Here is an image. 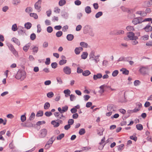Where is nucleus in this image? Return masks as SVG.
<instances>
[{
	"instance_id": "17",
	"label": "nucleus",
	"mask_w": 152,
	"mask_h": 152,
	"mask_svg": "<svg viewBox=\"0 0 152 152\" xmlns=\"http://www.w3.org/2000/svg\"><path fill=\"white\" fill-rule=\"evenodd\" d=\"M51 124L53 125V126L55 127H58L60 125L59 123L56 122L55 121H52L51 122Z\"/></svg>"
},
{
	"instance_id": "48",
	"label": "nucleus",
	"mask_w": 152,
	"mask_h": 152,
	"mask_svg": "<svg viewBox=\"0 0 152 152\" xmlns=\"http://www.w3.org/2000/svg\"><path fill=\"white\" fill-rule=\"evenodd\" d=\"M47 32L49 33H51L53 31V29L51 26H48L47 29Z\"/></svg>"
},
{
	"instance_id": "35",
	"label": "nucleus",
	"mask_w": 152,
	"mask_h": 152,
	"mask_svg": "<svg viewBox=\"0 0 152 152\" xmlns=\"http://www.w3.org/2000/svg\"><path fill=\"white\" fill-rule=\"evenodd\" d=\"M62 16L65 18H67L68 16V13L65 12H62Z\"/></svg>"
},
{
	"instance_id": "34",
	"label": "nucleus",
	"mask_w": 152,
	"mask_h": 152,
	"mask_svg": "<svg viewBox=\"0 0 152 152\" xmlns=\"http://www.w3.org/2000/svg\"><path fill=\"white\" fill-rule=\"evenodd\" d=\"M67 62L66 60L62 59L59 62V64L60 65H62L65 64Z\"/></svg>"
},
{
	"instance_id": "42",
	"label": "nucleus",
	"mask_w": 152,
	"mask_h": 152,
	"mask_svg": "<svg viewBox=\"0 0 152 152\" xmlns=\"http://www.w3.org/2000/svg\"><path fill=\"white\" fill-rule=\"evenodd\" d=\"M20 2V0H13L12 1V3L14 5H16L18 4Z\"/></svg>"
},
{
	"instance_id": "54",
	"label": "nucleus",
	"mask_w": 152,
	"mask_h": 152,
	"mask_svg": "<svg viewBox=\"0 0 152 152\" xmlns=\"http://www.w3.org/2000/svg\"><path fill=\"white\" fill-rule=\"evenodd\" d=\"M45 115L47 117H49L52 115V113L51 112H46L45 113Z\"/></svg>"
},
{
	"instance_id": "11",
	"label": "nucleus",
	"mask_w": 152,
	"mask_h": 152,
	"mask_svg": "<svg viewBox=\"0 0 152 152\" xmlns=\"http://www.w3.org/2000/svg\"><path fill=\"white\" fill-rule=\"evenodd\" d=\"M47 134V130L45 129H43L41 131L40 137H44L46 136Z\"/></svg>"
},
{
	"instance_id": "7",
	"label": "nucleus",
	"mask_w": 152,
	"mask_h": 152,
	"mask_svg": "<svg viewBox=\"0 0 152 152\" xmlns=\"http://www.w3.org/2000/svg\"><path fill=\"white\" fill-rule=\"evenodd\" d=\"M68 107L67 105L63 107L62 108L60 107H58V110L60 113H63L67 111Z\"/></svg>"
},
{
	"instance_id": "3",
	"label": "nucleus",
	"mask_w": 152,
	"mask_h": 152,
	"mask_svg": "<svg viewBox=\"0 0 152 152\" xmlns=\"http://www.w3.org/2000/svg\"><path fill=\"white\" fill-rule=\"evenodd\" d=\"M55 138L54 136H53L50 138L46 144L45 147L46 149L49 148L51 145L53 141L55 140Z\"/></svg>"
},
{
	"instance_id": "8",
	"label": "nucleus",
	"mask_w": 152,
	"mask_h": 152,
	"mask_svg": "<svg viewBox=\"0 0 152 152\" xmlns=\"http://www.w3.org/2000/svg\"><path fill=\"white\" fill-rule=\"evenodd\" d=\"M64 72L66 75H69L71 73V69L68 66H65L63 69Z\"/></svg>"
},
{
	"instance_id": "14",
	"label": "nucleus",
	"mask_w": 152,
	"mask_h": 152,
	"mask_svg": "<svg viewBox=\"0 0 152 152\" xmlns=\"http://www.w3.org/2000/svg\"><path fill=\"white\" fill-rule=\"evenodd\" d=\"M91 27L88 26L86 25L85 26L84 28V33L85 34H86L88 33L89 29Z\"/></svg>"
},
{
	"instance_id": "12",
	"label": "nucleus",
	"mask_w": 152,
	"mask_h": 152,
	"mask_svg": "<svg viewBox=\"0 0 152 152\" xmlns=\"http://www.w3.org/2000/svg\"><path fill=\"white\" fill-rule=\"evenodd\" d=\"M83 50L82 47H79L76 48L75 50V53L77 54H79Z\"/></svg>"
},
{
	"instance_id": "30",
	"label": "nucleus",
	"mask_w": 152,
	"mask_h": 152,
	"mask_svg": "<svg viewBox=\"0 0 152 152\" xmlns=\"http://www.w3.org/2000/svg\"><path fill=\"white\" fill-rule=\"evenodd\" d=\"M30 16L31 17H33L35 19H37L38 18V16L37 14L35 13H31L30 14Z\"/></svg>"
},
{
	"instance_id": "25",
	"label": "nucleus",
	"mask_w": 152,
	"mask_h": 152,
	"mask_svg": "<svg viewBox=\"0 0 152 152\" xmlns=\"http://www.w3.org/2000/svg\"><path fill=\"white\" fill-rule=\"evenodd\" d=\"M24 26L25 28H26L27 29H29L31 26V24L29 22L26 23Z\"/></svg>"
},
{
	"instance_id": "51",
	"label": "nucleus",
	"mask_w": 152,
	"mask_h": 152,
	"mask_svg": "<svg viewBox=\"0 0 152 152\" xmlns=\"http://www.w3.org/2000/svg\"><path fill=\"white\" fill-rule=\"evenodd\" d=\"M51 66L52 68L55 69L57 66V64L56 62L52 63L51 64Z\"/></svg>"
},
{
	"instance_id": "31",
	"label": "nucleus",
	"mask_w": 152,
	"mask_h": 152,
	"mask_svg": "<svg viewBox=\"0 0 152 152\" xmlns=\"http://www.w3.org/2000/svg\"><path fill=\"white\" fill-rule=\"evenodd\" d=\"M66 3V1L65 0H60L58 3L59 6H62L64 5Z\"/></svg>"
},
{
	"instance_id": "57",
	"label": "nucleus",
	"mask_w": 152,
	"mask_h": 152,
	"mask_svg": "<svg viewBox=\"0 0 152 152\" xmlns=\"http://www.w3.org/2000/svg\"><path fill=\"white\" fill-rule=\"evenodd\" d=\"M81 3V1L79 0H77L75 1V4L76 5H80Z\"/></svg>"
},
{
	"instance_id": "43",
	"label": "nucleus",
	"mask_w": 152,
	"mask_h": 152,
	"mask_svg": "<svg viewBox=\"0 0 152 152\" xmlns=\"http://www.w3.org/2000/svg\"><path fill=\"white\" fill-rule=\"evenodd\" d=\"M103 13L102 12H99L95 15V17L96 18H98L102 15Z\"/></svg>"
},
{
	"instance_id": "15",
	"label": "nucleus",
	"mask_w": 152,
	"mask_h": 152,
	"mask_svg": "<svg viewBox=\"0 0 152 152\" xmlns=\"http://www.w3.org/2000/svg\"><path fill=\"white\" fill-rule=\"evenodd\" d=\"M120 71L122 72V73L125 75H128L129 74V70H127L125 68H122L120 70Z\"/></svg>"
},
{
	"instance_id": "62",
	"label": "nucleus",
	"mask_w": 152,
	"mask_h": 152,
	"mask_svg": "<svg viewBox=\"0 0 152 152\" xmlns=\"http://www.w3.org/2000/svg\"><path fill=\"white\" fill-rule=\"evenodd\" d=\"M26 127H30L33 126V124L29 122H27L26 123Z\"/></svg>"
},
{
	"instance_id": "44",
	"label": "nucleus",
	"mask_w": 152,
	"mask_h": 152,
	"mask_svg": "<svg viewBox=\"0 0 152 152\" xmlns=\"http://www.w3.org/2000/svg\"><path fill=\"white\" fill-rule=\"evenodd\" d=\"M63 34V33L61 31H58L56 34V35L57 37H60Z\"/></svg>"
},
{
	"instance_id": "55",
	"label": "nucleus",
	"mask_w": 152,
	"mask_h": 152,
	"mask_svg": "<svg viewBox=\"0 0 152 152\" xmlns=\"http://www.w3.org/2000/svg\"><path fill=\"white\" fill-rule=\"evenodd\" d=\"M74 121L73 119H69V120L68 123V124H69L70 126L73 124Z\"/></svg>"
},
{
	"instance_id": "58",
	"label": "nucleus",
	"mask_w": 152,
	"mask_h": 152,
	"mask_svg": "<svg viewBox=\"0 0 152 152\" xmlns=\"http://www.w3.org/2000/svg\"><path fill=\"white\" fill-rule=\"evenodd\" d=\"M81 26L80 25H79L76 27V30L77 31H79L81 29Z\"/></svg>"
},
{
	"instance_id": "32",
	"label": "nucleus",
	"mask_w": 152,
	"mask_h": 152,
	"mask_svg": "<svg viewBox=\"0 0 152 152\" xmlns=\"http://www.w3.org/2000/svg\"><path fill=\"white\" fill-rule=\"evenodd\" d=\"M80 45L82 47L86 48L88 47V44L84 42H81L80 43Z\"/></svg>"
},
{
	"instance_id": "27",
	"label": "nucleus",
	"mask_w": 152,
	"mask_h": 152,
	"mask_svg": "<svg viewBox=\"0 0 152 152\" xmlns=\"http://www.w3.org/2000/svg\"><path fill=\"white\" fill-rule=\"evenodd\" d=\"M64 136V134L63 133H61L57 137V140H61Z\"/></svg>"
},
{
	"instance_id": "19",
	"label": "nucleus",
	"mask_w": 152,
	"mask_h": 152,
	"mask_svg": "<svg viewBox=\"0 0 152 152\" xmlns=\"http://www.w3.org/2000/svg\"><path fill=\"white\" fill-rule=\"evenodd\" d=\"M67 39L69 41H72L74 38V36L72 34H69L66 36Z\"/></svg>"
},
{
	"instance_id": "23",
	"label": "nucleus",
	"mask_w": 152,
	"mask_h": 152,
	"mask_svg": "<svg viewBox=\"0 0 152 152\" xmlns=\"http://www.w3.org/2000/svg\"><path fill=\"white\" fill-rule=\"evenodd\" d=\"M88 55V53L86 52H83L81 55V58L83 59H86Z\"/></svg>"
},
{
	"instance_id": "29",
	"label": "nucleus",
	"mask_w": 152,
	"mask_h": 152,
	"mask_svg": "<svg viewBox=\"0 0 152 152\" xmlns=\"http://www.w3.org/2000/svg\"><path fill=\"white\" fill-rule=\"evenodd\" d=\"M136 127L137 129L139 130H141L143 129L142 126L140 124H137L136 125Z\"/></svg>"
},
{
	"instance_id": "20",
	"label": "nucleus",
	"mask_w": 152,
	"mask_h": 152,
	"mask_svg": "<svg viewBox=\"0 0 152 152\" xmlns=\"http://www.w3.org/2000/svg\"><path fill=\"white\" fill-rule=\"evenodd\" d=\"M85 11L86 13L89 14L91 12V8L89 6H87L85 8Z\"/></svg>"
},
{
	"instance_id": "49",
	"label": "nucleus",
	"mask_w": 152,
	"mask_h": 152,
	"mask_svg": "<svg viewBox=\"0 0 152 152\" xmlns=\"http://www.w3.org/2000/svg\"><path fill=\"white\" fill-rule=\"evenodd\" d=\"M71 101H73L76 98L75 96L73 94H71L69 95Z\"/></svg>"
},
{
	"instance_id": "26",
	"label": "nucleus",
	"mask_w": 152,
	"mask_h": 152,
	"mask_svg": "<svg viewBox=\"0 0 152 152\" xmlns=\"http://www.w3.org/2000/svg\"><path fill=\"white\" fill-rule=\"evenodd\" d=\"M126 29L127 30L129 31H133L134 30L133 27L130 26H128L126 27Z\"/></svg>"
},
{
	"instance_id": "47",
	"label": "nucleus",
	"mask_w": 152,
	"mask_h": 152,
	"mask_svg": "<svg viewBox=\"0 0 152 152\" xmlns=\"http://www.w3.org/2000/svg\"><path fill=\"white\" fill-rule=\"evenodd\" d=\"M60 9L58 7H56L54 8V12L56 13H59L60 12Z\"/></svg>"
},
{
	"instance_id": "6",
	"label": "nucleus",
	"mask_w": 152,
	"mask_h": 152,
	"mask_svg": "<svg viewBox=\"0 0 152 152\" xmlns=\"http://www.w3.org/2000/svg\"><path fill=\"white\" fill-rule=\"evenodd\" d=\"M127 35L128 37L130 40H133L138 39V37L137 36H134V33L132 32L127 33Z\"/></svg>"
},
{
	"instance_id": "28",
	"label": "nucleus",
	"mask_w": 152,
	"mask_h": 152,
	"mask_svg": "<svg viewBox=\"0 0 152 152\" xmlns=\"http://www.w3.org/2000/svg\"><path fill=\"white\" fill-rule=\"evenodd\" d=\"M33 9L31 7H27L25 10V12L27 13H29L32 12Z\"/></svg>"
},
{
	"instance_id": "46",
	"label": "nucleus",
	"mask_w": 152,
	"mask_h": 152,
	"mask_svg": "<svg viewBox=\"0 0 152 152\" xmlns=\"http://www.w3.org/2000/svg\"><path fill=\"white\" fill-rule=\"evenodd\" d=\"M12 29L13 31H15L17 30V26L16 24H15L12 25Z\"/></svg>"
},
{
	"instance_id": "5",
	"label": "nucleus",
	"mask_w": 152,
	"mask_h": 152,
	"mask_svg": "<svg viewBox=\"0 0 152 152\" xmlns=\"http://www.w3.org/2000/svg\"><path fill=\"white\" fill-rule=\"evenodd\" d=\"M42 0H38L34 4V7L35 9L37 10V11L39 12L41 10V4Z\"/></svg>"
},
{
	"instance_id": "56",
	"label": "nucleus",
	"mask_w": 152,
	"mask_h": 152,
	"mask_svg": "<svg viewBox=\"0 0 152 152\" xmlns=\"http://www.w3.org/2000/svg\"><path fill=\"white\" fill-rule=\"evenodd\" d=\"M83 97L84 98V100L85 101H87L90 98V97L88 95H86L84 96Z\"/></svg>"
},
{
	"instance_id": "39",
	"label": "nucleus",
	"mask_w": 152,
	"mask_h": 152,
	"mask_svg": "<svg viewBox=\"0 0 152 152\" xmlns=\"http://www.w3.org/2000/svg\"><path fill=\"white\" fill-rule=\"evenodd\" d=\"M149 36L148 35H145L142 36L141 37V39L143 40H146L148 39Z\"/></svg>"
},
{
	"instance_id": "36",
	"label": "nucleus",
	"mask_w": 152,
	"mask_h": 152,
	"mask_svg": "<svg viewBox=\"0 0 152 152\" xmlns=\"http://www.w3.org/2000/svg\"><path fill=\"white\" fill-rule=\"evenodd\" d=\"M85 130L84 129L82 128L80 129L79 130V133L80 135H82L85 133Z\"/></svg>"
},
{
	"instance_id": "50",
	"label": "nucleus",
	"mask_w": 152,
	"mask_h": 152,
	"mask_svg": "<svg viewBox=\"0 0 152 152\" xmlns=\"http://www.w3.org/2000/svg\"><path fill=\"white\" fill-rule=\"evenodd\" d=\"M20 119L21 121L23 122L26 121V117L25 115H22L21 116Z\"/></svg>"
},
{
	"instance_id": "21",
	"label": "nucleus",
	"mask_w": 152,
	"mask_h": 152,
	"mask_svg": "<svg viewBox=\"0 0 152 152\" xmlns=\"http://www.w3.org/2000/svg\"><path fill=\"white\" fill-rule=\"evenodd\" d=\"M12 40L18 45H20V41L17 38H13L12 39Z\"/></svg>"
},
{
	"instance_id": "10",
	"label": "nucleus",
	"mask_w": 152,
	"mask_h": 152,
	"mask_svg": "<svg viewBox=\"0 0 152 152\" xmlns=\"http://www.w3.org/2000/svg\"><path fill=\"white\" fill-rule=\"evenodd\" d=\"M147 32L151 31L152 30V27L151 26V24L149 23L143 28Z\"/></svg>"
},
{
	"instance_id": "9",
	"label": "nucleus",
	"mask_w": 152,
	"mask_h": 152,
	"mask_svg": "<svg viewBox=\"0 0 152 152\" xmlns=\"http://www.w3.org/2000/svg\"><path fill=\"white\" fill-rule=\"evenodd\" d=\"M102 77V75L100 73H98L94 75L93 78L94 80H96L98 79H100Z\"/></svg>"
},
{
	"instance_id": "2",
	"label": "nucleus",
	"mask_w": 152,
	"mask_h": 152,
	"mask_svg": "<svg viewBox=\"0 0 152 152\" xmlns=\"http://www.w3.org/2000/svg\"><path fill=\"white\" fill-rule=\"evenodd\" d=\"M149 68L148 66H141L139 69V71L143 75L148 74Z\"/></svg>"
},
{
	"instance_id": "16",
	"label": "nucleus",
	"mask_w": 152,
	"mask_h": 152,
	"mask_svg": "<svg viewBox=\"0 0 152 152\" xmlns=\"http://www.w3.org/2000/svg\"><path fill=\"white\" fill-rule=\"evenodd\" d=\"M91 74L90 72L88 70H86L84 71L82 73V75L83 76H88Z\"/></svg>"
},
{
	"instance_id": "18",
	"label": "nucleus",
	"mask_w": 152,
	"mask_h": 152,
	"mask_svg": "<svg viewBox=\"0 0 152 152\" xmlns=\"http://www.w3.org/2000/svg\"><path fill=\"white\" fill-rule=\"evenodd\" d=\"M95 51L94 50H92L91 51V53L89 54V59L90 60L91 59L95 57Z\"/></svg>"
},
{
	"instance_id": "41",
	"label": "nucleus",
	"mask_w": 152,
	"mask_h": 152,
	"mask_svg": "<svg viewBox=\"0 0 152 152\" xmlns=\"http://www.w3.org/2000/svg\"><path fill=\"white\" fill-rule=\"evenodd\" d=\"M35 114L34 113H32L29 118V120L30 121L32 120L34 118Z\"/></svg>"
},
{
	"instance_id": "33",
	"label": "nucleus",
	"mask_w": 152,
	"mask_h": 152,
	"mask_svg": "<svg viewBox=\"0 0 152 152\" xmlns=\"http://www.w3.org/2000/svg\"><path fill=\"white\" fill-rule=\"evenodd\" d=\"M47 96L49 98H51L54 96V94L52 92H50L47 94Z\"/></svg>"
},
{
	"instance_id": "40",
	"label": "nucleus",
	"mask_w": 152,
	"mask_h": 152,
	"mask_svg": "<svg viewBox=\"0 0 152 152\" xmlns=\"http://www.w3.org/2000/svg\"><path fill=\"white\" fill-rule=\"evenodd\" d=\"M119 72L118 70H116L113 71L112 75L113 77H116L118 74Z\"/></svg>"
},
{
	"instance_id": "61",
	"label": "nucleus",
	"mask_w": 152,
	"mask_h": 152,
	"mask_svg": "<svg viewBox=\"0 0 152 152\" xmlns=\"http://www.w3.org/2000/svg\"><path fill=\"white\" fill-rule=\"evenodd\" d=\"M29 48V45H26L23 47V50L25 51L26 52Z\"/></svg>"
},
{
	"instance_id": "4",
	"label": "nucleus",
	"mask_w": 152,
	"mask_h": 152,
	"mask_svg": "<svg viewBox=\"0 0 152 152\" xmlns=\"http://www.w3.org/2000/svg\"><path fill=\"white\" fill-rule=\"evenodd\" d=\"M54 115L58 119H61L64 121L66 119V117L63 115V113H60L59 112H55Z\"/></svg>"
},
{
	"instance_id": "22",
	"label": "nucleus",
	"mask_w": 152,
	"mask_h": 152,
	"mask_svg": "<svg viewBox=\"0 0 152 152\" xmlns=\"http://www.w3.org/2000/svg\"><path fill=\"white\" fill-rule=\"evenodd\" d=\"M136 13L143 16H145L146 15V12L143 11H138L136 12Z\"/></svg>"
},
{
	"instance_id": "59",
	"label": "nucleus",
	"mask_w": 152,
	"mask_h": 152,
	"mask_svg": "<svg viewBox=\"0 0 152 152\" xmlns=\"http://www.w3.org/2000/svg\"><path fill=\"white\" fill-rule=\"evenodd\" d=\"M140 83L139 80H136L134 82V85L135 86H137L140 84Z\"/></svg>"
},
{
	"instance_id": "1",
	"label": "nucleus",
	"mask_w": 152,
	"mask_h": 152,
	"mask_svg": "<svg viewBox=\"0 0 152 152\" xmlns=\"http://www.w3.org/2000/svg\"><path fill=\"white\" fill-rule=\"evenodd\" d=\"M26 72L23 71H18L15 76V78L18 80H23L26 78Z\"/></svg>"
},
{
	"instance_id": "38",
	"label": "nucleus",
	"mask_w": 152,
	"mask_h": 152,
	"mask_svg": "<svg viewBox=\"0 0 152 152\" xmlns=\"http://www.w3.org/2000/svg\"><path fill=\"white\" fill-rule=\"evenodd\" d=\"M50 107V104L49 103L46 102L44 105V108L45 109L47 110Z\"/></svg>"
},
{
	"instance_id": "45",
	"label": "nucleus",
	"mask_w": 152,
	"mask_h": 152,
	"mask_svg": "<svg viewBox=\"0 0 152 152\" xmlns=\"http://www.w3.org/2000/svg\"><path fill=\"white\" fill-rule=\"evenodd\" d=\"M64 93L65 94L68 95L69 96L70 95V94L71 93V91L67 89L64 90Z\"/></svg>"
},
{
	"instance_id": "64",
	"label": "nucleus",
	"mask_w": 152,
	"mask_h": 152,
	"mask_svg": "<svg viewBox=\"0 0 152 152\" xmlns=\"http://www.w3.org/2000/svg\"><path fill=\"white\" fill-rule=\"evenodd\" d=\"M38 47L35 46L33 48V51L35 53H37L38 50Z\"/></svg>"
},
{
	"instance_id": "37",
	"label": "nucleus",
	"mask_w": 152,
	"mask_h": 152,
	"mask_svg": "<svg viewBox=\"0 0 152 152\" xmlns=\"http://www.w3.org/2000/svg\"><path fill=\"white\" fill-rule=\"evenodd\" d=\"M43 112L42 111H39L37 112L36 115V116L38 117L42 116L43 115Z\"/></svg>"
},
{
	"instance_id": "24",
	"label": "nucleus",
	"mask_w": 152,
	"mask_h": 152,
	"mask_svg": "<svg viewBox=\"0 0 152 152\" xmlns=\"http://www.w3.org/2000/svg\"><path fill=\"white\" fill-rule=\"evenodd\" d=\"M88 33L89 35L91 37H93L94 35V31L93 29L91 28L89 30Z\"/></svg>"
},
{
	"instance_id": "53",
	"label": "nucleus",
	"mask_w": 152,
	"mask_h": 152,
	"mask_svg": "<svg viewBox=\"0 0 152 152\" xmlns=\"http://www.w3.org/2000/svg\"><path fill=\"white\" fill-rule=\"evenodd\" d=\"M36 37V35L34 33L31 34L30 36V38L31 40H33L35 39Z\"/></svg>"
},
{
	"instance_id": "52",
	"label": "nucleus",
	"mask_w": 152,
	"mask_h": 152,
	"mask_svg": "<svg viewBox=\"0 0 152 152\" xmlns=\"http://www.w3.org/2000/svg\"><path fill=\"white\" fill-rule=\"evenodd\" d=\"M50 58H46V61L45 62V64L47 65H48L50 64Z\"/></svg>"
},
{
	"instance_id": "13",
	"label": "nucleus",
	"mask_w": 152,
	"mask_h": 152,
	"mask_svg": "<svg viewBox=\"0 0 152 152\" xmlns=\"http://www.w3.org/2000/svg\"><path fill=\"white\" fill-rule=\"evenodd\" d=\"M142 21H140L139 19L136 18L133 19L132 20V22L134 25H136L137 24L141 23Z\"/></svg>"
},
{
	"instance_id": "60",
	"label": "nucleus",
	"mask_w": 152,
	"mask_h": 152,
	"mask_svg": "<svg viewBox=\"0 0 152 152\" xmlns=\"http://www.w3.org/2000/svg\"><path fill=\"white\" fill-rule=\"evenodd\" d=\"M68 28V26L67 25H65L62 28V31L64 32H65Z\"/></svg>"
},
{
	"instance_id": "63",
	"label": "nucleus",
	"mask_w": 152,
	"mask_h": 152,
	"mask_svg": "<svg viewBox=\"0 0 152 152\" xmlns=\"http://www.w3.org/2000/svg\"><path fill=\"white\" fill-rule=\"evenodd\" d=\"M51 83V81L50 80H47L45 82L44 84L45 85H49Z\"/></svg>"
}]
</instances>
